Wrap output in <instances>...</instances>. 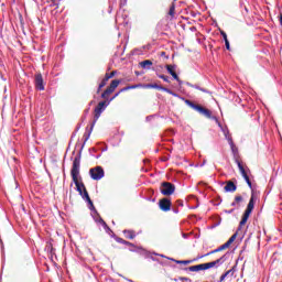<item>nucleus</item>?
Here are the masks:
<instances>
[{
	"label": "nucleus",
	"mask_w": 282,
	"mask_h": 282,
	"mask_svg": "<svg viewBox=\"0 0 282 282\" xmlns=\"http://www.w3.org/2000/svg\"><path fill=\"white\" fill-rule=\"evenodd\" d=\"M117 243H122L123 246H129L130 248H133V243L130 241H127L120 237L116 238Z\"/></svg>",
	"instance_id": "21"
},
{
	"label": "nucleus",
	"mask_w": 282,
	"mask_h": 282,
	"mask_svg": "<svg viewBox=\"0 0 282 282\" xmlns=\"http://www.w3.org/2000/svg\"><path fill=\"white\" fill-rule=\"evenodd\" d=\"M52 1V3H56V0H51Z\"/></svg>",
	"instance_id": "51"
},
{
	"label": "nucleus",
	"mask_w": 282,
	"mask_h": 282,
	"mask_svg": "<svg viewBox=\"0 0 282 282\" xmlns=\"http://www.w3.org/2000/svg\"><path fill=\"white\" fill-rule=\"evenodd\" d=\"M186 85H187V87H192L193 89H198V91H203V94H213V91H210L206 88H202L197 84H192V83L187 82Z\"/></svg>",
	"instance_id": "15"
},
{
	"label": "nucleus",
	"mask_w": 282,
	"mask_h": 282,
	"mask_svg": "<svg viewBox=\"0 0 282 282\" xmlns=\"http://www.w3.org/2000/svg\"><path fill=\"white\" fill-rule=\"evenodd\" d=\"M215 120H216V122H217V124H218V127H219V129L223 133H226V131H229L228 126H225V127L221 126V122H219V120L217 118Z\"/></svg>",
	"instance_id": "26"
},
{
	"label": "nucleus",
	"mask_w": 282,
	"mask_h": 282,
	"mask_svg": "<svg viewBox=\"0 0 282 282\" xmlns=\"http://www.w3.org/2000/svg\"><path fill=\"white\" fill-rule=\"evenodd\" d=\"M76 133H78L76 130L73 132L72 138H76Z\"/></svg>",
	"instance_id": "48"
},
{
	"label": "nucleus",
	"mask_w": 282,
	"mask_h": 282,
	"mask_svg": "<svg viewBox=\"0 0 282 282\" xmlns=\"http://www.w3.org/2000/svg\"><path fill=\"white\" fill-rule=\"evenodd\" d=\"M120 79L112 80L110 83V86L101 94V98H104V100H107V96L113 94L116 89H118V85H120Z\"/></svg>",
	"instance_id": "7"
},
{
	"label": "nucleus",
	"mask_w": 282,
	"mask_h": 282,
	"mask_svg": "<svg viewBox=\"0 0 282 282\" xmlns=\"http://www.w3.org/2000/svg\"><path fill=\"white\" fill-rule=\"evenodd\" d=\"M102 152L107 151V147L101 149Z\"/></svg>",
	"instance_id": "50"
},
{
	"label": "nucleus",
	"mask_w": 282,
	"mask_h": 282,
	"mask_svg": "<svg viewBox=\"0 0 282 282\" xmlns=\"http://www.w3.org/2000/svg\"><path fill=\"white\" fill-rule=\"evenodd\" d=\"M224 261H226V256H223L219 259L212 261V262H206V263L188 267V268H186V270H188L189 272H202L204 270L219 268V265H221V263H224Z\"/></svg>",
	"instance_id": "2"
},
{
	"label": "nucleus",
	"mask_w": 282,
	"mask_h": 282,
	"mask_svg": "<svg viewBox=\"0 0 282 282\" xmlns=\"http://www.w3.org/2000/svg\"><path fill=\"white\" fill-rule=\"evenodd\" d=\"M176 263L183 264V265H188V263H193V261H191V260H178V261H176Z\"/></svg>",
	"instance_id": "29"
},
{
	"label": "nucleus",
	"mask_w": 282,
	"mask_h": 282,
	"mask_svg": "<svg viewBox=\"0 0 282 282\" xmlns=\"http://www.w3.org/2000/svg\"><path fill=\"white\" fill-rule=\"evenodd\" d=\"M220 36H223L224 41H228V34L225 31H220Z\"/></svg>",
	"instance_id": "34"
},
{
	"label": "nucleus",
	"mask_w": 282,
	"mask_h": 282,
	"mask_svg": "<svg viewBox=\"0 0 282 282\" xmlns=\"http://www.w3.org/2000/svg\"><path fill=\"white\" fill-rule=\"evenodd\" d=\"M34 85L37 91H45V82L43 80V75L41 73L35 75Z\"/></svg>",
	"instance_id": "9"
},
{
	"label": "nucleus",
	"mask_w": 282,
	"mask_h": 282,
	"mask_svg": "<svg viewBox=\"0 0 282 282\" xmlns=\"http://www.w3.org/2000/svg\"><path fill=\"white\" fill-rule=\"evenodd\" d=\"M161 91H165L166 94H173V90H171V89H169V88H166V87H161Z\"/></svg>",
	"instance_id": "32"
},
{
	"label": "nucleus",
	"mask_w": 282,
	"mask_h": 282,
	"mask_svg": "<svg viewBox=\"0 0 282 282\" xmlns=\"http://www.w3.org/2000/svg\"><path fill=\"white\" fill-rule=\"evenodd\" d=\"M89 155H91L93 158L96 155V148H90L89 150Z\"/></svg>",
	"instance_id": "33"
},
{
	"label": "nucleus",
	"mask_w": 282,
	"mask_h": 282,
	"mask_svg": "<svg viewBox=\"0 0 282 282\" xmlns=\"http://www.w3.org/2000/svg\"><path fill=\"white\" fill-rule=\"evenodd\" d=\"M90 177H105V169L98 165L89 170Z\"/></svg>",
	"instance_id": "11"
},
{
	"label": "nucleus",
	"mask_w": 282,
	"mask_h": 282,
	"mask_svg": "<svg viewBox=\"0 0 282 282\" xmlns=\"http://www.w3.org/2000/svg\"><path fill=\"white\" fill-rule=\"evenodd\" d=\"M225 47L226 50H228V52H230V41L228 40L225 41Z\"/></svg>",
	"instance_id": "36"
},
{
	"label": "nucleus",
	"mask_w": 282,
	"mask_h": 282,
	"mask_svg": "<svg viewBox=\"0 0 282 282\" xmlns=\"http://www.w3.org/2000/svg\"><path fill=\"white\" fill-rule=\"evenodd\" d=\"M249 188H252V182L250 181V177H245Z\"/></svg>",
	"instance_id": "37"
},
{
	"label": "nucleus",
	"mask_w": 282,
	"mask_h": 282,
	"mask_svg": "<svg viewBox=\"0 0 282 282\" xmlns=\"http://www.w3.org/2000/svg\"><path fill=\"white\" fill-rule=\"evenodd\" d=\"M139 65L140 67H142V69H151V67L153 66V62L151 59H144L140 62Z\"/></svg>",
	"instance_id": "18"
},
{
	"label": "nucleus",
	"mask_w": 282,
	"mask_h": 282,
	"mask_svg": "<svg viewBox=\"0 0 282 282\" xmlns=\"http://www.w3.org/2000/svg\"><path fill=\"white\" fill-rule=\"evenodd\" d=\"M145 89H159L160 91H162V86L158 84H147Z\"/></svg>",
	"instance_id": "23"
},
{
	"label": "nucleus",
	"mask_w": 282,
	"mask_h": 282,
	"mask_svg": "<svg viewBox=\"0 0 282 282\" xmlns=\"http://www.w3.org/2000/svg\"><path fill=\"white\" fill-rule=\"evenodd\" d=\"M158 77L164 80V83H171V80L169 79V76L166 75H158Z\"/></svg>",
	"instance_id": "30"
},
{
	"label": "nucleus",
	"mask_w": 282,
	"mask_h": 282,
	"mask_svg": "<svg viewBox=\"0 0 282 282\" xmlns=\"http://www.w3.org/2000/svg\"><path fill=\"white\" fill-rule=\"evenodd\" d=\"M161 193L166 197L173 195V193H175V185L169 182H163Z\"/></svg>",
	"instance_id": "8"
},
{
	"label": "nucleus",
	"mask_w": 282,
	"mask_h": 282,
	"mask_svg": "<svg viewBox=\"0 0 282 282\" xmlns=\"http://www.w3.org/2000/svg\"><path fill=\"white\" fill-rule=\"evenodd\" d=\"M171 96H174V98H180V95L175 91H173V94H171Z\"/></svg>",
	"instance_id": "43"
},
{
	"label": "nucleus",
	"mask_w": 282,
	"mask_h": 282,
	"mask_svg": "<svg viewBox=\"0 0 282 282\" xmlns=\"http://www.w3.org/2000/svg\"><path fill=\"white\" fill-rule=\"evenodd\" d=\"M225 191L227 193H235V191H237V185H235V182L228 181L226 186H225Z\"/></svg>",
	"instance_id": "17"
},
{
	"label": "nucleus",
	"mask_w": 282,
	"mask_h": 282,
	"mask_svg": "<svg viewBox=\"0 0 282 282\" xmlns=\"http://www.w3.org/2000/svg\"><path fill=\"white\" fill-rule=\"evenodd\" d=\"M165 68L170 75L175 74V69H177V65H165Z\"/></svg>",
	"instance_id": "22"
},
{
	"label": "nucleus",
	"mask_w": 282,
	"mask_h": 282,
	"mask_svg": "<svg viewBox=\"0 0 282 282\" xmlns=\"http://www.w3.org/2000/svg\"><path fill=\"white\" fill-rule=\"evenodd\" d=\"M116 76V70L111 73H107L105 77L102 78L101 83L99 84V87L97 89V94H100V89L107 85V82L110 80V78H113Z\"/></svg>",
	"instance_id": "13"
},
{
	"label": "nucleus",
	"mask_w": 282,
	"mask_h": 282,
	"mask_svg": "<svg viewBox=\"0 0 282 282\" xmlns=\"http://www.w3.org/2000/svg\"><path fill=\"white\" fill-rule=\"evenodd\" d=\"M241 202H243V196H241V195L235 196V199L231 203V206H234V207L237 206L239 208Z\"/></svg>",
	"instance_id": "20"
},
{
	"label": "nucleus",
	"mask_w": 282,
	"mask_h": 282,
	"mask_svg": "<svg viewBox=\"0 0 282 282\" xmlns=\"http://www.w3.org/2000/svg\"><path fill=\"white\" fill-rule=\"evenodd\" d=\"M75 131H77V132L80 131V123L77 124Z\"/></svg>",
	"instance_id": "46"
},
{
	"label": "nucleus",
	"mask_w": 282,
	"mask_h": 282,
	"mask_svg": "<svg viewBox=\"0 0 282 282\" xmlns=\"http://www.w3.org/2000/svg\"><path fill=\"white\" fill-rule=\"evenodd\" d=\"M235 272H236V270H235V267H234V268H231L230 270H228L227 272H225V273L220 276L219 281H220V282L226 281V278H227V276H229L230 279H232V276H235Z\"/></svg>",
	"instance_id": "16"
},
{
	"label": "nucleus",
	"mask_w": 282,
	"mask_h": 282,
	"mask_svg": "<svg viewBox=\"0 0 282 282\" xmlns=\"http://www.w3.org/2000/svg\"><path fill=\"white\" fill-rule=\"evenodd\" d=\"M94 180H100V177H94Z\"/></svg>",
	"instance_id": "52"
},
{
	"label": "nucleus",
	"mask_w": 282,
	"mask_h": 282,
	"mask_svg": "<svg viewBox=\"0 0 282 282\" xmlns=\"http://www.w3.org/2000/svg\"><path fill=\"white\" fill-rule=\"evenodd\" d=\"M237 239V232L234 234L227 242H225L224 245H221L220 247H218V250H220V252L223 250H227V248H230V246H232V243H235V240Z\"/></svg>",
	"instance_id": "14"
},
{
	"label": "nucleus",
	"mask_w": 282,
	"mask_h": 282,
	"mask_svg": "<svg viewBox=\"0 0 282 282\" xmlns=\"http://www.w3.org/2000/svg\"><path fill=\"white\" fill-rule=\"evenodd\" d=\"M123 235L126 239H135V231L131 229H124Z\"/></svg>",
	"instance_id": "19"
},
{
	"label": "nucleus",
	"mask_w": 282,
	"mask_h": 282,
	"mask_svg": "<svg viewBox=\"0 0 282 282\" xmlns=\"http://www.w3.org/2000/svg\"><path fill=\"white\" fill-rule=\"evenodd\" d=\"M138 87H140V85L127 86L128 90H129V89H138Z\"/></svg>",
	"instance_id": "39"
},
{
	"label": "nucleus",
	"mask_w": 282,
	"mask_h": 282,
	"mask_svg": "<svg viewBox=\"0 0 282 282\" xmlns=\"http://www.w3.org/2000/svg\"><path fill=\"white\" fill-rule=\"evenodd\" d=\"M171 199L169 198H162L159 200V207L161 210H163V213H169V210H171Z\"/></svg>",
	"instance_id": "12"
},
{
	"label": "nucleus",
	"mask_w": 282,
	"mask_h": 282,
	"mask_svg": "<svg viewBox=\"0 0 282 282\" xmlns=\"http://www.w3.org/2000/svg\"><path fill=\"white\" fill-rule=\"evenodd\" d=\"M94 158H96V160H100V158H102V153L95 154Z\"/></svg>",
	"instance_id": "41"
},
{
	"label": "nucleus",
	"mask_w": 282,
	"mask_h": 282,
	"mask_svg": "<svg viewBox=\"0 0 282 282\" xmlns=\"http://www.w3.org/2000/svg\"><path fill=\"white\" fill-rule=\"evenodd\" d=\"M194 111H197L202 116H205V118H209V120H217V117H213V112H210V110L202 107L200 105H196Z\"/></svg>",
	"instance_id": "10"
},
{
	"label": "nucleus",
	"mask_w": 282,
	"mask_h": 282,
	"mask_svg": "<svg viewBox=\"0 0 282 282\" xmlns=\"http://www.w3.org/2000/svg\"><path fill=\"white\" fill-rule=\"evenodd\" d=\"M176 204H177V206H184V200L178 199V200H176Z\"/></svg>",
	"instance_id": "40"
},
{
	"label": "nucleus",
	"mask_w": 282,
	"mask_h": 282,
	"mask_svg": "<svg viewBox=\"0 0 282 282\" xmlns=\"http://www.w3.org/2000/svg\"><path fill=\"white\" fill-rule=\"evenodd\" d=\"M151 118H153V117H152V116H148V117L145 118L147 122H149V120H151Z\"/></svg>",
	"instance_id": "47"
},
{
	"label": "nucleus",
	"mask_w": 282,
	"mask_h": 282,
	"mask_svg": "<svg viewBox=\"0 0 282 282\" xmlns=\"http://www.w3.org/2000/svg\"><path fill=\"white\" fill-rule=\"evenodd\" d=\"M118 96H120V91L116 93L115 96L112 98H110L109 100H107L109 104H111V101L115 100V98H118Z\"/></svg>",
	"instance_id": "35"
},
{
	"label": "nucleus",
	"mask_w": 282,
	"mask_h": 282,
	"mask_svg": "<svg viewBox=\"0 0 282 282\" xmlns=\"http://www.w3.org/2000/svg\"><path fill=\"white\" fill-rule=\"evenodd\" d=\"M217 252H220L219 248L213 250V251H209L208 253L206 254H203V256H198L197 259H204V257H210V254H217Z\"/></svg>",
	"instance_id": "25"
},
{
	"label": "nucleus",
	"mask_w": 282,
	"mask_h": 282,
	"mask_svg": "<svg viewBox=\"0 0 282 282\" xmlns=\"http://www.w3.org/2000/svg\"><path fill=\"white\" fill-rule=\"evenodd\" d=\"M229 147L231 149V153L234 155V160L238 164V169L242 175V177H248V172L246 171V167L243 166V163L239 161V148L235 144V141H230Z\"/></svg>",
	"instance_id": "3"
},
{
	"label": "nucleus",
	"mask_w": 282,
	"mask_h": 282,
	"mask_svg": "<svg viewBox=\"0 0 282 282\" xmlns=\"http://www.w3.org/2000/svg\"><path fill=\"white\" fill-rule=\"evenodd\" d=\"M94 127H96V123L91 122L90 128L87 129L86 132L84 133V137H83L84 142L80 145V149L73 161V166L70 170L72 177H78V175H80V158L83 155V150L85 149V144H87V140L91 138V131H94Z\"/></svg>",
	"instance_id": "1"
},
{
	"label": "nucleus",
	"mask_w": 282,
	"mask_h": 282,
	"mask_svg": "<svg viewBox=\"0 0 282 282\" xmlns=\"http://www.w3.org/2000/svg\"><path fill=\"white\" fill-rule=\"evenodd\" d=\"M176 83H178V85H182V79L178 78V80H176Z\"/></svg>",
	"instance_id": "49"
},
{
	"label": "nucleus",
	"mask_w": 282,
	"mask_h": 282,
	"mask_svg": "<svg viewBox=\"0 0 282 282\" xmlns=\"http://www.w3.org/2000/svg\"><path fill=\"white\" fill-rule=\"evenodd\" d=\"M224 137H225V140H227L228 144H230V142H234L232 134H230V130H226V132H224Z\"/></svg>",
	"instance_id": "24"
},
{
	"label": "nucleus",
	"mask_w": 282,
	"mask_h": 282,
	"mask_svg": "<svg viewBox=\"0 0 282 282\" xmlns=\"http://www.w3.org/2000/svg\"><path fill=\"white\" fill-rule=\"evenodd\" d=\"M73 182L76 186L77 193H79V195H83L84 193V197L90 205V208H94V202H91V198L89 197V193L87 192V188L85 187V184L83 183V181H80V178L78 177H73Z\"/></svg>",
	"instance_id": "4"
},
{
	"label": "nucleus",
	"mask_w": 282,
	"mask_h": 282,
	"mask_svg": "<svg viewBox=\"0 0 282 282\" xmlns=\"http://www.w3.org/2000/svg\"><path fill=\"white\" fill-rule=\"evenodd\" d=\"M170 17H175V6H172L169 11Z\"/></svg>",
	"instance_id": "31"
},
{
	"label": "nucleus",
	"mask_w": 282,
	"mask_h": 282,
	"mask_svg": "<svg viewBox=\"0 0 282 282\" xmlns=\"http://www.w3.org/2000/svg\"><path fill=\"white\" fill-rule=\"evenodd\" d=\"M252 210H254V195H252L249 199L247 208L242 215V218L239 223V228H243L246 224H248V219H250V215H252Z\"/></svg>",
	"instance_id": "5"
},
{
	"label": "nucleus",
	"mask_w": 282,
	"mask_h": 282,
	"mask_svg": "<svg viewBox=\"0 0 282 282\" xmlns=\"http://www.w3.org/2000/svg\"><path fill=\"white\" fill-rule=\"evenodd\" d=\"M185 105H187V107H191V109H194L197 107V104L188 100V99H185Z\"/></svg>",
	"instance_id": "27"
},
{
	"label": "nucleus",
	"mask_w": 282,
	"mask_h": 282,
	"mask_svg": "<svg viewBox=\"0 0 282 282\" xmlns=\"http://www.w3.org/2000/svg\"><path fill=\"white\" fill-rule=\"evenodd\" d=\"M225 213H226L227 215H230V214L235 213V209L225 210Z\"/></svg>",
	"instance_id": "44"
},
{
	"label": "nucleus",
	"mask_w": 282,
	"mask_h": 282,
	"mask_svg": "<svg viewBox=\"0 0 282 282\" xmlns=\"http://www.w3.org/2000/svg\"><path fill=\"white\" fill-rule=\"evenodd\" d=\"M180 281H187V282H191V279H188V278H180Z\"/></svg>",
	"instance_id": "45"
},
{
	"label": "nucleus",
	"mask_w": 282,
	"mask_h": 282,
	"mask_svg": "<svg viewBox=\"0 0 282 282\" xmlns=\"http://www.w3.org/2000/svg\"><path fill=\"white\" fill-rule=\"evenodd\" d=\"M119 91H120V94H122V91H129V89L126 86V87L121 88Z\"/></svg>",
	"instance_id": "42"
},
{
	"label": "nucleus",
	"mask_w": 282,
	"mask_h": 282,
	"mask_svg": "<svg viewBox=\"0 0 282 282\" xmlns=\"http://www.w3.org/2000/svg\"><path fill=\"white\" fill-rule=\"evenodd\" d=\"M206 165V160H204L200 164L199 163H193L191 164V166H195V169H202V166H205Z\"/></svg>",
	"instance_id": "28"
},
{
	"label": "nucleus",
	"mask_w": 282,
	"mask_h": 282,
	"mask_svg": "<svg viewBox=\"0 0 282 282\" xmlns=\"http://www.w3.org/2000/svg\"><path fill=\"white\" fill-rule=\"evenodd\" d=\"M171 76L174 78V80H180V76L177 75V73L174 72Z\"/></svg>",
	"instance_id": "38"
},
{
	"label": "nucleus",
	"mask_w": 282,
	"mask_h": 282,
	"mask_svg": "<svg viewBox=\"0 0 282 282\" xmlns=\"http://www.w3.org/2000/svg\"><path fill=\"white\" fill-rule=\"evenodd\" d=\"M109 101L108 100H104L100 101L96 108H95V116H94V120L93 123L96 124V122H98V119L100 118V116H102V112L105 111V109H107V107H109Z\"/></svg>",
	"instance_id": "6"
}]
</instances>
